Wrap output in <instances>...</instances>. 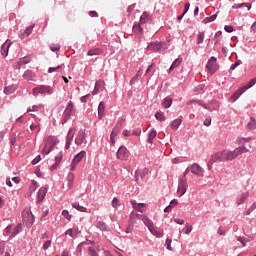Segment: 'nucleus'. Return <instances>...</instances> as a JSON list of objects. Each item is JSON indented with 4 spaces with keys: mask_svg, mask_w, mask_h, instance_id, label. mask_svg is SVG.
Listing matches in <instances>:
<instances>
[{
    "mask_svg": "<svg viewBox=\"0 0 256 256\" xmlns=\"http://www.w3.org/2000/svg\"><path fill=\"white\" fill-rule=\"evenodd\" d=\"M72 207L77 211H80V213H85L87 211L86 207L79 205L77 202L72 203Z\"/></svg>",
    "mask_w": 256,
    "mask_h": 256,
    "instance_id": "nucleus-29",
    "label": "nucleus"
},
{
    "mask_svg": "<svg viewBox=\"0 0 256 256\" xmlns=\"http://www.w3.org/2000/svg\"><path fill=\"white\" fill-rule=\"evenodd\" d=\"M4 93L5 95H11V93H13V86H6L4 88Z\"/></svg>",
    "mask_w": 256,
    "mask_h": 256,
    "instance_id": "nucleus-53",
    "label": "nucleus"
},
{
    "mask_svg": "<svg viewBox=\"0 0 256 256\" xmlns=\"http://www.w3.org/2000/svg\"><path fill=\"white\" fill-rule=\"evenodd\" d=\"M171 243H173V241L170 238L166 239V248L168 249V251H173V247H171Z\"/></svg>",
    "mask_w": 256,
    "mask_h": 256,
    "instance_id": "nucleus-54",
    "label": "nucleus"
},
{
    "mask_svg": "<svg viewBox=\"0 0 256 256\" xmlns=\"http://www.w3.org/2000/svg\"><path fill=\"white\" fill-rule=\"evenodd\" d=\"M239 65H241V60H237L235 63H233L230 66L231 71H235V69H237V67H239Z\"/></svg>",
    "mask_w": 256,
    "mask_h": 256,
    "instance_id": "nucleus-55",
    "label": "nucleus"
},
{
    "mask_svg": "<svg viewBox=\"0 0 256 256\" xmlns=\"http://www.w3.org/2000/svg\"><path fill=\"white\" fill-rule=\"evenodd\" d=\"M127 157H129V152H127V148L125 146H121L117 151V159L125 161Z\"/></svg>",
    "mask_w": 256,
    "mask_h": 256,
    "instance_id": "nucleus-13",
    "label": "nucleus"
},
{
    "mask_svg": "<svg viewBox=\"0 0 256 256\" xmlns=\"http://www.w3.org/2000/svg\"><path fill=\"white\" fill-rule=\"evenodd\" d=\"M35 25L28 26L25 31L21 34V39H25V37H29L31 33H33Z\"/></svg>",
    "mask_w": 256,
    "mask_h": 256,
    "instance_id": "nucleus-26",
    "label": "nucleus"
},
{
    "mask_svg": "<svg viewBox=\"0 0 256 256\" xmlns=\"http://www.w3.org/2000/svg\"><path fill=\"white\" fill-rule=\"evenodd\" d=\"M39 109H43V104L33 105L32 108L27 109V113H31V111H39Z\"/></svg>",
    "mask_w": 256,
    "mask_h": 256,
    "instance_id": "nucleus-42",
    "label": "nucleus"
},
{
    "mask_svg": "<svg viewBox=\"0 0 256 256\" xmlns=\"http://www.w3.org/2000/svg\"><path fill=\"white\" fill-rule=\"evenodd\" d=\"M237 241L242 244V247H247V238L238 236Z\"/></svg>",
    "mask_w": 256,
    "mask_h": 256,
    "instance_id": "nucleus-49",
    "label": "nucleus"
},
{
    "mask_svg": "<svg viewBox=\"0 0 256 256\" xmlns=\"http://www.w3.org/2000/svg\"><path fill=\"white\" fill-rule=\"evenodd\" d=\"M215 19H217V13L210 17L204 18L202 23H204V25H207V23H213V21H215Z\"/></svg>",
    "mask_w": 256,
    "mask_h": 256,
    "instance_id": "nucleus-32",
    "label": "nucleus"
},
{
    "mask_svg": "<svg viewBox=\"0 0 256 256\" xmlns=\"http://www.w3.org/2000/svg\"><path fill=\"white\" fill-rule=\"evenodd\" d=\"M62 215L63 217H65V219H67L68 221H71V214H69L68 210H63Z\"/></svg>",
    "mask_w": 256,
    "mask_h": 256,
    "instance_id": "nucleus-56",
    "label": "nucleus"
},
{
    "mask_svg": "<svg viewBox=\"0 0 256 256\" xmlns=\"http://www.w3.org/2000/svg\"><path fill=\"white\" fill-rule=\"evenodd\" d=\"M135 83H139V78L138 76H134L131 81H130V85L133 86L135 85Z\"/></svg>",
    "mask_w": 256,
    "mask_h": 256,
    "instance_id": "nucleus-62",
    "label": "nucleus"
},
{
    "mask_svg": "<svg viewBox=\"0 0 256 256\" xmlns=\"http://www.w3.org/2000/svg\"><path fill=\"white\" fill-rule=\"evenodd\" d=\"M47 195V187L42 186L37 194V198H38V202L41 203V201H43V199H45V196Z\"/></svg>",
    "mask_w": 256,
    "mask_h": 256,
    "instance_id": "nucleus-19",
    "label": "nucleus"
},
{
    "mask_svg": "<svg viewBox=\"0 0 256 256\" xmlns=\"http://www.w3.org/2000/svg\"><path fill=\"white\" fill-rule=\"evenodd\" d=\"M50 50L53 51V53H57V51L61 50V45L59 44H51Z\"/></svg>",
    "mask_w": 256,
    "mask_h": 256,
    "instance_id": "nucleus-46",
    "label": "nucleus"
},
{
    "mask_svg": "<svg viewBox=\"0 0 256 256\" xmlns=\"http://www.w3.org/2000/svg\"><path fill=\"white\" fill-rule=\"evenodd\" d=\"M84 140H85V130H79L75 139L76 145H83Z\"/></svg>",
    "mask_w": 256,
    "mask_h": 256,
    "instance_id": "nucleus-15",
    "label": "nucleus"
},
{
    "mask_svg": "<svg viewBox=\"0 0 256 256\" xmlns=\"http://www.w3.org/2000/svg\"><path fill=\"white\" fill-rule=\"evenodd\" d=\"M183 231L185 235H189L193 231V226L186 224V226L183 228Z\"/></svg>",
    "mask_w": 256,
    "mask_h": 256,
    "instance_id": "nucleus-48",
    "label": "nucleus"
},
{
    "mask_svg": "<svg viewBox=\"0 0 256 256\" xmlns=\"http://www.w3.org/2000/svg\"><path fill=\"white\" fill-rule=\"evenodd\" d=\"M133 209H135L136 211H139L140 213H144L145 207H147V204L145 203H137L135 200L131 201Z\"/></svg>",
    "mask_w": 256,
    "mask_h": 256,
    "instance_id": "nucleus-16",
    "label": "nucleus"
},
{
    "mask_svg": "<svg viewBox=\"0 0 256 256\" xmlns=\"http://www.w3.org/2000/svg\"><path fill=\"white\" fill-rule=\"evenodd\" d=\"M171 105H173V98H170V97L164 98V100L162 102V107L164 109H169V107H171Z\"/></svg>",
    "mask_w": 256,
    "mask_h": 256,
    "instance_id": "nucleus-27",
    "label": "nucleus"
},
{
    "mask_svg": "<svg viewBox=\"0 0 256 256\" xmlns=\"http://www.w3.org/2000/svg\"><path fill=\"white\" fill-rule=\"evenodd\" d=\"M224 31H226V33H233V26L231 25H226L224 27Z\"/></svg>",
    "mask_w": 256,
    "mask_h": 256,
    "instance_id": "nucleus-60",
    "label": "nucleus"
},
{
    "mask_svg": "<svg viewBox=\"0 0 256 256\" xmlns=\"http://www.w3.org/2000/svg\"><path fill=\"white\" fill-rule=\"evenodd\" d=\"M21 232V225H17L13 232L10 235V239H13V237H15L16 235H19V233Z\"/></svg>",
    "mask_w": 256,
    "mask_h": 256,
    "instance_id": "nucleus-41",
    "label": "nucleus"
},
{
    "mask_svg": "<svg viewBox=\"0 0 256 256\" xmlns=\"http://www.w3.org/2000/svg\"><path fill=\"white\" fill-rule=\"evenodd\" d=\"M59 141L57 140V137L55 136H49L46 138L45 146L42 150V155H49L51 151H53V147L57 145Z\"/></svg>",
    "mask_w": 256,
    "mask_h": 256,
    "instance_id": "nucleus-3",
    "label": "nucleus"
},
{
    "mask_svg": "<svg viewBox=\"0 0 256 256\" xmlns=\"http://www.w3.org/2000/svg\"><path fill=\"white\" fill-rule=\"evenodd\" d=\"M79 233H81V231H78L77 229H68L66 232H65V235H69L70 237H77V235H79Z\"/></svg>",
    "mask_w": 256,
    "mask_h": 256,
    "instance_id": "nucleus-30",
    "label": "nucleus"
},
{
    "mask_svg": "<svg viewBox=\"0 0 256 256\" xmlns=\"http://www.w3.org/2000/svg\"><path fill=\"white\" fill-rule=\"evenodd\" d=\"M193 103H196L197 105H201V107H204V109H207V105L201 102V100H190L187 102V105H193Z\"/></svg>",
    "mask_w": 256,
    "mask_h": 256,
    "instance_id": "nucleus-40",
    "label": "nucleus"
},
{
    "mask_svg": "<svg viewBox=\"0 0 256 256\" xmlns=\"http://www.w3.org/2000/svg\"><path fill=\"white\" fill-rule=\"evenodd\" d=\"M147 49L150 51H165L167 49V43L165 42H151Z\"/></svg>",
    "mask_w": 256,
    "mask_h": 256,
    "instance_id": "nucleus-9",
    "label": "nucleus"
},
{
    "mask_svg": "<svg viewBox=\"0 0 256 256\" xmlns=\"http://www.w3.org/2000/svg\"><path fill=\"white\" fill-rule=\"evenodd\" d=\"M23 221L26 223V225H28V227H31V225H33V214L24 212Z\"/></svg>",
    "mask_w": 256,
    "mask_h": 256,
    "instance_id": "nucleus-17",
    "label": "nucleus"
},
{
    "mask_svg": "<svg viewBox=\"0 0 256 256\" xmlns=\"http://www.w3.org/2000/svg\"><path fill=\"white\" fill-rule=\"evenodd\" d=\"M189 185L187 184V178H180L178 182V190L177 193L179 197H183L185 193H187Z\"/></svg>",
    "mask_w": 256,
    "mask_h": 256,
    "instance_id": "nucleus-8",
    "label": "nucleus"
},
{
    "mask_svg": "<svg viewBox=\"0 0 256 256\" xmlns=\"http://www.w3.org/2000/svg\"><path fill=\"white\" fill-rule=\"evenodd\" d=\"M39 187V184H37V181L32 180L30 185V191L34 193V191H37V188Z\"/></svg>",
    "mask_w": 256,
    "mask_h": 256,
    "instance_id": "nucleus-45",
    "label": "nucleus"
},
{
    "mask_svg": "<svg viewBox=\"0 0 256 256\" xmlns=\"http://www.w3.org/2000/svg\"><path fill=\"white\" fill-rule=\"evenodd\" d=\"M135 218L143 221L144 225H146L152 235H155V237H163V234L155 229V225L153 224V221L149 219V217L146 215L135 214Z\"/></svg>",
    "mask_w": 256,
    "mask_h": 256,
    "instance_id": "nucleus-2",
    "label": "nucleus"
},
{
    "mask_svg": "<svg viewBox=\"0 0 256 256\" xmlns=\"http://www.w3.org/2000/svg\"><path fill=\"white\" fill-rule=\"evenodd\" d=\"M53 95V87L48 85H40L38 87L33 88V95L37 97V95Z\"/></svg>",
    "mask_w": 256,
    "mask_h": 256,
    "instance_id": "nucleus-4",
    "label": "nucleus"
},
{
    "mask_svg": "<svg viewBox=\"0 0 256 256\" xmlns=\"http://www.w3.org/2000/svg\"><path fill=\"white\" fill-rule=\"evenodd\" d=\"M12 43L9 40H6L1 46V54L2 57H7L9 55V47H11Z\"/></svg>",
    "mask_w": 256,
    "mask_h": 256,
    "instance_id": "nucleus-14",
    "label": "nucleus"
},
{
    "mask_svg": "<svg viewBox=\"0 0 256 256\" xmlns=\"http://www.w3.org/2000/svg\"><path fill=\"white\" fill-rule=\"evenodd\" d=\"M217 161H220V162L226 161L225 150L221 152H217L214 155H212L208 163V169H211V165H213V163H217Z\"/></svg>",
    "mask_w": 256,
    "mask_h": 256,
    "instance_id": "nucleus-7",
    "label": "nucleus"
},
{
    "mask_svg": "<svg viewBox=\"0 0 256 256\" xmlns=\"http://www.w3.org/2000/svg\"><path fill=\"white\" fill-rule=\"evenodd\" d=\"M249 198V192H243L240 196L237 197V205H242Z\"/></svg>",
    "mask_w": 256,
    "mask_h": 256,
    "instance_id": "nucleus-22",
    "label": "nucleus"
},
{
    "mask_svg": "<svg viewBox=\"0 0 256 256\" xmlns=\"http://www.w3.org/2000/svg\"><path fill=\"white\" fill-rule=\"evenodd\" d=\"M112 207H114L115 209H117V207H119V199L114 198L112 200Z\"/></svg>",
    "mask_w": 256,
    "mask_h": 256,
    "instance_id": "nucleus-61",
    "label": "nucleus"
},
{
    "mask_svg": "<svg viewBox=\"0 0 256 256\" xmlns=\"http://www.w3.org/2000/svg\"><path fill=\"white\" fill-rule=\"evenodd\" d=\"M135 223H137V218L135 217V213H134V212H131L129 224L134 226Z\"/></svg>",
    "mask_w": 256,
    "mask_h": 256,
    "instance_id": "nucleus-47",
    "label": "nucleus"
},
{
    "mask_svg": "<svg viewBox=\"0 0 256 256\" xmlns=\"http://www.w3.org/2000/svg\"><path fill=\"white\" fill-rule=\"evenodd\" d=\"M206 68L208 69V71L210 73H215L217 71V58L212 56L207 64H206Z\"/></svg>",
    "mask_w": 256,
    "mask_h": 256,
    "instance_id": "nucleus-12",
    "label": "nucleus"
},
{
    "mask_svg": "<svg viewBox=\"0 0 256 256\" xmlns=\"http://www.w3.org/2000/svg\"><path fill=\"white\" fill-rule=\"evenodd\" d=\"M156 137H157V131H155V130H150V131L148 132V141H149V143H152L153 140H154Z\"/></svg>",
    "mask_w": 256,
    "mask_h": 256,
    "instance_id": "nucleus-35",
    "label": "nucleus"
},
{
    "mask_svg": "<svg viewBox=\"0 0 256 256\" xmlns=\"http://www.w3.org/2000/svg\"><path fill=\"white\" fill-rule=\"evenodd\" d=\"M75 179V175L73 173L68 174V187L71 189L73 187V181Z\"/></svg>",
    "mask_w": 256,
    "mask_h": 256,
    "instance_id": "nucleus-43",
    "label": "nucleus"
},
{
    "mask_svg": "<svg viewBox=\"0 0 256 256\" xmlns=\"http://www.w3.org/2000/svg\"><path fill=\"white\" fill-rule=\"evenodd\" d=\"M73 115H75V104L69 101L63 113L64 121H69Z\"/></svg>",
    "mask_w": 256,
    "mask_h": 256,
    "instance_id": "nucleus-5",
    "label": "nucleus"
},
{
    "mask_svg": "<svg viewBox=\"0 0 256 256\" xmlns=\"http://www.w3.org/2000/svg\"><path fill=\"white\" fill-rule=\"evenodd\" d=\"M243 153H249V149L245 146H240L235 148L234 150H224L225 160L226 161H235L239 155H243Z\"/></svg>",
    "mask_w": 256,
    "mask_h": 256,
    "instance_id": "nucleus-1",
    "label": "nucleus"
},
{
    "mask_svg": "<svg viewBox=\"0 0 256 256\" xmlns=\"http://www.w3.org/2000/svg\"><path fill=\"white\" fill-rule=\"evenodd\" d=\"M73 137H75V130L71 129L68 132L67 141H73Z\"/></svg>",
    "mask_w": 256,
    "mask_h": 256,
    "instance_id": "nucleus-51",
    "label": "nucleus"
},
{
    "mask_svg": "<svg viewBox=\"0 0 256 256\" xmlns=\"http://www.w3.org/2000/svg\"><path fill=\"white\" fill-rule=\"evenodd\" d=\"M205 41V32H199L197 36V45H201Z\"/></svg>",
    "mask_w": 256,
    "mask_h": 256,
    "instance_id": "nucleus-39",
    "label": "nucleus"
},
{
    "mask_svg": "<svg viewBox=\"0 0 256 256\" xmlns=\"http://www.w3.org/2000/svg\"><path fill=\"white\" fill-rule=\"evenodd\" d=\"M49 247H51V240H47L46 242H44L42 249L44 251H47V249H49Z\"/></svg>",
    "mask_w": 256,
    "mask_h": 256,
    "instance_id": "nucleus-57",
    "label": "nucleus"
},
{
    "mask_svg": "<svg viewBox=\"0 0 256 256\" xmlns=\"http://www.w3.org/2000/svg\"><path fill=\"white\" fill-rule=\"evenodd\" d=\"M117 135H119V129L112 130L111 135H110V141H111L112 145H115V137H117Z\"/></svg>",
    "mask_w": 256,
    "mask_h": 256,
    "instance_id": "nucleus-33",
    "label": "nucleus"
},
{
    "mask_svg": "<svg viewBox=\"0 0 256 256\" xmlns=\"http://www.w3.org/2000/svg\"><path fill=\"white\" fill-rule=\"evenodd\" d=\"M217 161H220V162L226 161L225 150L221 152H217L214 155H212L208 163V169H211V165H213V163H217Z\"/></svg>",
    "mask_w": 256,
    "mask_h": 256,
    "instance_id": "nucleus-6",
    "label": "nucleus"
},
{
    "mask_svg": "<svg viewBox=\"0 0 256 256\" xmlns=\"http://www.w3.org/2000/svg\"><path fill=\"white\" fill-rule=\"evenodd\" d=\"M105 86V82L103 80H98L95 82L94 90L92 91V95H98L101 88Z\"/></svg>",
    "mask_w": 256,
    "mask_h": 256,
    "instance_id": "nucleus-18",
    "label": "nucleus"
},
{
    "mask_svg": "<svg viewBox=\"0 0 256 256\" xmlns=\"http://www.w3.org/2000/svg\"><path fill=\"white\" fill-rule=\"evenodd\" d=\"M190 172H192L193 175H196V177L205 176V170L197 163H194L190 166Z\"/></svg>",
    "mask_w": 256,
    "mask_h": 256,
    "instance_id": "nucleus-11",
    "label": "nucleus"
},
{
    "mask_svg": "<svg viewBox=\"0 0 256 256\" xmlns=\"http://www.w3.org/2000/svg\"><path fill=\"white\" fill-rule=\"evenodd\" d=\"M145 175H149V168H144L142 171L137 170L135 173L136 181H139V177H145Z\"/></svg>",
    "mask_w": 256,
    "mask_h": 256,
    "instance_id": "nucleus-25",
    "label": "nucleus"
},
{
    "mask_svg": "<svg viewBox=\"0 0 256 256\" xmlns=\"http://www.w3.org/2000/svg\"><path fill=\"white\" fill-rule=\"evenodd\" d=\"M105 117V102L101 101L98 105V119Z\"/></svg>",
    "mask_w": 256,
    "mask_h": 256,
    "instance_id": "nucleus-21",
    "label": "nucleus"
},
{
    "mask_svg": "<svg viewBox=\"0 0 256 256\" xmlns=\"http://www.w3.org/2000/svg\"><path fill=\"white\" fill-rule=\"evenodd\" d=\"M101 53H102L101 49H99V48H94V49L89 50L87 54H88L90 57H93V55H101Z\"/></svg>",
    "mask_w": 256,
    "mask_h": 256,
    "instance_id": "nucleus-36",
    "label": "nucleus"
},
{
    "mask_svg": "<svg viewBox=\"0 0 256 256\" xmlns=\"http://www.w3.org/2000/svg\"><path fill=\"white\" fill-rule=\"evenodd\" d=\"M181 123H183V120H181V118L175 119L171 124L172 129H179Z\"/></svg>",
    "mask_w": 256,
    "mask_h": 256,
    "instance_id": "nucleus-34",
    "label": "nucleus"
},
{
    "mask_svg": "<svg viewBox=\"0 0 256 256\" xmlns=\"http://www.w3.org/2000/svg\"><path fill=\"white\" fill-rule=\"evenodd\" d=\"M85 154V151H81L75 155L70 165V171H75V167H77V165H79V163L83 161V157H85Z\"/></svg>",
    "mask_w": 256,
    "mask_h": 256,
    "instance_id": "nucleus-10",
    "label": "nucleus"
},
{
    "mask_svg": "<svg viewBox=\"0 0 256 256\" xmlns=\"http://www.w3.org/2000/svg\"><path fill=\"white\" fill-rule=\"evenodd\" d=\"M151 71H153V64H151V65L147 68L146 73H145L146 77H149V75H151Z\"/></svg>",
    "mask_w": 256,
    "mask_h": 256,
    "instance_id": "nucleus-64",
    "label": "nucleus"
},
{
    "mask_svg": "<svg viewBox=\"0 0 256 256\" xmlns=\"http://www.w3.org/2000/svg\"><path fill=\"white\" fill-rule=\"evenodd\" d=\"M88 251L91 256H99V254L97 253V251H95V249L93 247H89Z\"/></svg>",
    "mask_w": 256,
    "mask_h": 256,
    "instance_id": "nucleus-59",
    "label": "nucleus"
},
{
    "mask_svg": "<svg viewBox=\"0 0 256 256\" xmlns=\"http://www.w3.org/2000/svg\"><path fill=\"white\" fill-rule=\"evenodd\" d=\"M242 93H245V91H243V87H241L240 89H238L230 98V100L232 101V103H235V101H237V99H239L242 95Z\"/></svg>",
    "mask_w": 256,
    "mask_h": 256,
    "instance_id": "nucleus-24",
    "label": "nucleus"
},
{
    "mask_svg": "<svg viewBox=\"0 0 256 256\" xmlns=\"http://www.w3.org/2000/svg\"><path fill=\"white\" fill-rule=\"evenodd\" d=\"M56 163L52 166V169H55V167H57V165H59V163H61L62 159H63V154H59V156H56Z\"/></svg>",
    "mask_w": 256,
    "mask_h": 256,
    "instance_id": "nucleus-50",
    "label": "nucleus"
},
{
    "mask_svg": "<svg viewBox=\"0 0 256 256\" xmlns=\"http://www.w3.org/2000/svg\"><path fill=\"white\" fill-rule=\"evenodd\" d=\"M248 129H256V120L255 117H251L248 123Z\"/></svg>",
    "mask_w": 256,
    "mask_h": 256,
    "instance_id": "nucleus-44",
    "label": "nucleus"
},
{
    "mask_svg": "<svg viewBox=\"0 0 256 256\" xmlns=\"http://www.w3.org/2000/svg\"><path fill=\"white\" fill-rule=\"evenodd\" d=\"M205 89V84H200L194 88V91H203Z\"/></svg>",
    "mask_w": 256,
    "mask_h": 256,
    "instance_id": "nucleus-63",
    "label": "nucleus"
},
{
    "mask_svg": "<svg viewBox=\"0 0 256 256\" xmlns=\"http://www.w3.org/2000/svg\"><path fill=\"white\" fill-rule=\"evenodd\" d=\"M133 31L134 33H143V28H141V24L135 22L133 25Z\"/></svg>",
    "mask_w": 256,
    "mask_h": 256,
    "instance_id": "nucleus-38",
    "label": "nucleus"
},
{
    "mask_svg": "<svg viewBox=\"0 0 256 256\" xmlns=\"http://www.w3.org/2000/svg\"><path fill=\"white\" fill-rule=\"evenodd\" d=\"M122 135H124V137H131V135L139 136V135H141V130L140 129H137V130H124L122 132Z\"/></svg>",
    "mask_w": 256,
    "mask_h": 256,
    "instance_id": "nucleus-23",
    "label": "nucleus"
},
{
    "mask_svg": "<svg viewBox=\"0 0 256 256\" xmlns=\"http://www.w3.org/2000/svg\"><path fill=\"white\" fill-rule=\"evenodd\" d=\"M155 117L158 121H165V114L161 113V112H157L155 114Z\"/></svg>",
    "mask_w": 256,
    "mask_h": 256,
    "instance_id": "nucleus-52",
    "label": "nucleus"
},
{
    "mask_svg": "<svg viewBox=\"0 0 256 256\" xmlns=\"http://www.w3.org/2000/svg\"><path fill=\"white\" fill-rule=\"evenodd\" d=\"M61 65H58V66H56V67H50L49 69H48V73H55V71H59V69H61Z\"/></svg>",
    "mask_w": 256,
    "mask_h": 256,
    "instance_id": "nucleus-58",
    "label": "nucleus"
},
{
    "mask_svg": "<svg viewBox=\"0 0 256 256\" xmlns=\"http://www.w3.org/2000/svg\"><path fill=\"white\" fill-rule=\"evenodd\" d=\"M23 79H25L26 81H34L35 72H33V70H26L23 74Z\"/></svg>",
    "mask_w": 256,
    "mask_h": 256,
    "instance_id": "nucleus-20",
    "label": "nucleus"
},
{
    "mask_svg": "<svg viewBox=\"0 0 256 256\" xmlns=\"http://www.w3.org/2000/svg\"><path fill=\"white\" fill-rule=\"evenodd\" d=\"M254 85H256V78L251 79L247 85L242 86V89H243V91H247V90L251 89V87H254Z\"/></svg>",
    "mask_w": 256,
    "mask_h": 256,
    "instance_id": "nucleus-31",
    "label": "nucleus"
},
{
    "mask_svg": "<svg viewBox=\"0 0 256 256\" xmlns=\"http://www.w3.org/2000/svg\"><path fill=\"white\" fill-rule=\"evenodd\" d=\"M183 62V59L181 58H176L173 63L170 66V71H173V69H177V67H179V65H181V63Z\"/></svg>",
    "mask_w": 256,
    "mask_h": 256,
    "instance_id": "nucleus-28",
    "label": "nucleus"
},
{
    "mask_svg": "<svg viewBox=\"0 0 256 256\" xmlns=\"http://www.w3.org/2000/svg\"><path fill=\"white\" fill-rule=\"evenodd\" d=\"M149 15V12H143V14L140 17V23H147V21H149Z\"/></svg>",
    "mask_w": 256,
    "mask_h": 256,
    "instance_id": "nucleus-37",
    "label": "nucleus"
}]
</instances>
